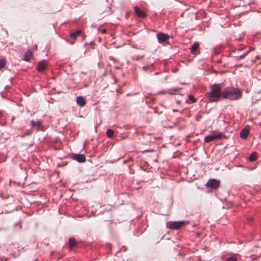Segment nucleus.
Wrapping results in <instances>:
<instances>
[{
  "mask_svg": "<svg viewBox=\"0 0 261 261\" xmlns=\"http://www.w3.org/2000/svg\"><path fill=\"white\" fill-rule=\"evenodd\" d=\"M76 101L77 105L81 107H83L86 105V100L82 96H77L76 97Z\"/></svg>",
  "mask_w": 261,
  "mask_h": 261,
  "instance_id": "12",
  "label": "nucleus"
},
{
  "mask_svg": "<svg viewBox=\"0 0 261 261\" xmlns=\"http://www.w3.org/2000/svg\"><path fill=\"white\" fill-rule=\"evenodd\" d=\"M14 227L16 230H20V229H21L22 226L21 222L19 221L18 222L14 224Z\"/></svg>",
  "mask_w": 261,
  "mask_h": 261,
  "instance_id": "22",
  "label": "nucleus"
},
{
  "mask_svg": "<svg viewBox=\"0 0 261 261\" xmlns=\"http://www.w3.org/2000/svg\"><path fill=\"white\" fill-rule=\"evenodd\" d=\"M188 223V221H169L167 222L166 226L167 228L171 229H178Z\"/></svg>",
  "mask_w": 261,
  "mask_h": 261,
  "instance_id": "3",
  "label": "nucleus"
},
{
  "mask_svg": "<svg viewBox=\"0 0 261 261\" xmlns=\"http://www.w3.org/2000/svg\"><path fill=\"white\" fill-rule=\"evenodd\" d=\"M108 137L113 138L114 137V132L112 129H108L106 132Z\"/></svg>",
  "mask_w": 261,
  "mask_h": 261,
  "instance_id": "18",
  "label": "nucleus"
},
{
  "mask_svg": "<svg viewBox=\"0 0 261 261\" xmlns=\"http://www.w3.org/2000/svg\"><path fill=\"white\" fill-rule=\"evenodd\" d=\"M226 261H237V258L235 256H230L227 258Z\"/></svg>",
  "mask_w": 261,
  "mask_h": 261,
  "instance_id": "24",
  "label": "nucleus"
},
{
  "mask_svg": "<svg viewBox=\"0 0 261 261\" xmlns=\"http://www.w3.org/2000/svg\"><path fill=\"white\" fill-rule=\"evenodd\" d=\"M159 74V72H156V73H155V75H158V74Z\"/></svg>",
  "mask_w": 261,
  "mask_h": 261,
  "instance_id": "30",
  "label": "nucleus"
},
{
  "mask_svg": "<svg viewBox=\"0 0 261 261\" xmlns=\"http://www.w3.org/2000/svg\"><path fill=\"white\" fill-rule=\"evenodd\" d=\"M168 93V92H167V91H164V90H163V91H160V92H159V93H160V94H165V93ZM169 93L170 94H173V93H171V92H169Z\"/></svg>",
  "mask_w": 261,
  "mask_h": 261,
  "instance_id": "25",
  "label": "nucleus"
},
{
  "mask_svg": "<svg viewBox=\"0 0 261 261\" xmlns=\"http://www.w3.org/2000/svg\"><path fill=\"white\" fill-rule=\"evenodd\" d=\"M135 12L139 17L143 18L146 16V14L138 6L134 7Z\"/></svg>",
  "mask_w": 261,
  "mask_h": 261,
  "instance_id": "10",
  "label": "nucleus"
},
{
  "mask_svg": "<svg viewBox=\"0 0 261 261\" xmlns=\"http://www.w3.org/2000/svg\"><path fill=\"white\" fill-rule=\"evenodd\" d=\"M68 243L70 249L71 250L73 248L77 245V243L73 237H71L69 238Z\"/></svg>",
  "mask_w": 261,
  "mask_h": 261,
  "instance_id": "14",
  "label": "nucleus"
},
{
  "mask_svg": "<svg viewBox=\"0 0 261 261\" xmlns=\"http://www.w3.org/2000/svg\"><path fill=\"white\" fill-rule=\"evenodd\" d=\"M33 53L31 51H28L25 54H24L23 56V60L25 61L29 62L30 61L31 58L33 57Z\"/></svg>",
  "mask_w": 261,
  "mask_h": 261,
  "instance_id": "13",
  "label": "nucleus"
},
{
  "mask_svg": "<svg viewBox=\"0 0 261 261\" xmlns=\"http://www.w3.org/2000/svg\"><path fill=\"white\" fill-rule=\"evenodd\" d=\"M181 84H184V85H186V84H187L186 83H182Z\"/></svg>",
  "mask_w": 261,
  "mask_h": 261,
  "instance_id": "31",
  "label": "nucleus"
},
{
  "mask_svg": "<svg viewBox=\"0 0 261 261\" xmlns=\"http://www.w3.org/2000/svg\"><path fill=\"white\" fill-rule=\"evenodd\" d=\"M240 89L233 87H227L222 90V97L230 100H238L242 97Z\"/></svg>",
  "mask_w": 261,
  "mask_h": 261,
  "instance_id": "1",
  "label": "nucleus"
},
{
  "mask_svg": "<svg viewBox=\"0 0 261 261\" xmlns=\"http://www.w3.org/2000/svg\"><path fill=\"white\" fill-rule=\"evenodd\" d=\"M33 132V128L31 127L30 129H27L22 135V137H24L30 135Z\"/></svg>",
  "mask_w": 261,
  "mask_h": 261,
  "instance_id": "20",
  "label": "nucleus"
},
{
  "mask_svg": "<svg viewBox=\"0 0 261 261\" xmlns=\"http://www.w3.org/2000/svg\"><path fill=\"white\" fill-rule=\"evenodd\" d=\"M4 117V114L2 112H0V119L3 120V117Z\"/></svg>",
  "mask_w": 261,
  "mask_h": 261,
  "instance_id": "28",
  "label": "nucleus"
},
{
  "mask_svg": "<svg viewBox=\"0 0 261 261\" xmlns=\"http://www.w3.org/2000/svg\"><path fill=\"white\" fill-rule=\"evenodd\" d=\"M81 30H77L74 32L70 33V37L72 38L75 39L81 34Z\"/></svg>",
  "mask_w": 261,
  "mask_h": 261,
  "instance_id": "17",
  "label": "nucleus"
},
{
  "mask_svg": "<svg viewBox=\"0 0 261 261\" xmlns=\"http://www.w3.org/2000/svg\"><path fill=\"white\" fill-rule=\"evenodd\" d=\"M173 112H176V111H177V110H173Z\"/></svg>",
  "mask_w": 261,
  "mask_h": 261,
  "instance_id": "32",
  "label": "nucleus"
},
{
  "mask_svg": "<svg viewBox=\"0 0 261 261\" xmlns=\"http://www.w3.org/2000/svg\"><path fill=\"white\" fill-rule=\"evenodd\" d=\"M220 185V182L215 179H210L206 183V186L208 187L216 189Z\"/></svg>",
  "mask_w": 261,
  "mask_h": 261,
  "instance_id": "6",
  "label": "nucleus"
},
{
  "mask_svg": "<svg viewBox=\"0 0 261 261\" xmlns=\"http://www.w3.org/2000/svg\"><path fill=\"white\" fill-rule=\"evenodd\" d=\"M257 154L256 152H252L249 158V160L251 162H254L257 159Z\"/></svg>",
  "mask_w": 261,
  "mask_h": 261,
  "instance_id": "19",
  "label": "nucleus"
},
{
  "mask_svg": "<svg viewBox=\"0 0 261 261\" xmlns=\"http://www.w3.org/2000/svg\"><path fill=\"white\" fill-rule=\"evenodd\" d=\"M221 84H214L210 88V92L206 93L207 97L211 102H217L222 97Z\"/></svg>",
  "mask_w": 261,
  "mask_h": 261,
  "instance_id": "2",
  "label": "nucleus"
},
{
  "mask_svg": "<svg viewBox=\"0 0 261 261\" xmlns=\"http://www.w3.org/2000/svg\"><path fill=\"white\" fill-rule=\"evenodd\" d=\"M72 158L79 163H83L86 161V158L82 154H73Z\"/></svg>",
  "mask_w": 261,
  "mask_h": 261,
  "instance_id": "7",
  "label": "nucleus"
},
{
  "mask_svg": "<svg viewBox=\"0 0 261 261\" xmlns=\"http://www.w3.org/2000/svg\"><path fill=\"white\" fill-rule=\"evenodd\" d=\"M31 125L33 128L34 127H35L37 130H40L42 129V121H38L37 122H35L34 120H32L31 121Z\"/></svg>",
  "mask_w": 261,
  "mask_h": 261,
  "instance_id": "9",
  "label": "nucleus"
},
{
  "mask_svg": "<svg viewBox=\"0 0 261 261\" xmlns=\"http://www.w3.org/2000/svg\"><path fill=\"white\" fill-rule=\"evenodd\" d=\"M47 66V62L45 60L41 61L37 66V70L39 72H43L46 68Z\"/></svg>",
  "mask_w": 261,
  "mask_h": 261,
  "instance_id": "8",
  "label": "nucleus"
},
{
  "mask_svg": "<svg viewBox=\"0 0 261 261\" xmlns=\"http://www.w3.org/2000/svg\"><path fill=\"white\" fill-rule=\"evenodd\" d=\"M149 68L150 67L149 66H144L143 67V70L145 71H147Z\"/></svg>",
  "mask_w": 261,
  "mask_h": 261,
  "instance_id": "26",
  "label": "nucleus"
},
{
  "mask_svg": "<svg viewBox=\"0 0 261 261\" xmlns=\"http://www.w3.org/2000/svg\"><path fill=\"white\" fill-rule=\"evenodd\" d=\"M158 41L160 43H165L168 41L170 38L169 35L164 33H159L156 35Z\"/></svg>",
  "mask_w": 261,
  "mask_h": 261,
  "instance_id": "5",
  "label": "nucleus"
},
{
  "mask_svg": "<svg viewBox=\"0 0 261 261\" xmlns=\"http://www.w3.org/2000/svg\"><path fill=\"white\" fill-rule=\"evenodd\" d=\"M196 101V98L192 95H188V99L186 101V103H194Z\"/></svg>",
  "mask_w": 261,
  "mask_h": 261,
  "instance_id": "16",
  "label": "nucleus"
},
{
  "mask_svg": "<svg viewBox=\"0 0 261 261\" xmlns=\"http://www.w3.org/2000/svg\"><path fill=\"white\" fill-rule=\"evenodd\" d=\"M249 128L245 127L240 132V138L242 139H246L249 135Z\"/></svg>",
  "mask_w": 261,
  "mask_h": 261,
  "instance_id": "11",
  "label": "nucleus"
},
{
  "mask_svg": "<svg viewBox=\"0 0 261 261\" xmlns=\"http://www.w3.org/2000/svg\"><path fill=\"white\" fill-rule=\"evenodd\" d=\"M169 91L172 90V91H178L179 90V88H173L171 89H169Z\"/></svg>",
  "mask_w": 261,
  "mask_h": 261,
  "instance_id": "27",
  "label": "nucleus"
},
{
  "mask_svg": "<svg viewBox=\"0 0 261 261\" xmlns=\"http://www.w3.org/2000/svg\"><path fill=\"white\" fill-rule=\"evenodd\" d=\"M6 64V62L5 59H0V69H2L5 67Z\"/></svg>",
  "mask_w": 261,
  "mask_h": 261,
  "instance_id": "23",
  "label": "nucleus"
},
{
  "mask_svg": "<svg viewBox=\"0 0 261 261\" xmlns=\"http://www.w3.org/2000/svg\"><path fill=\"white\" fill-rule=\"evenodd\" d=\"M199 47V44L198 43H194L191 47L190 50L191 53L192 54H196L197 49Z\"/></svg>",
  "mask_w": 261,
  "mask_h": 261,
  "instance_id": "15",
  "label": "nucleus"
},
{
  "mask_svg": "<svg viewBox=\"0 0 261 261\" xmlns=\"http://www.w3.org/2000/svg\"><path fill=\"white\" fill-rule=\"evenodd\" d=\"M224 138H225V136L223 133H219L217 134H212L205 137L204 141L208 143L215 140L221 139Z\"/></svg>",
  "mask_w": 261,
  "mask_h": 261,
  "instance_id": "4",
  "label": "nucleus"
},
{
  "mask_svg": "<svg viewBox=\"0 0 261 261\" xmlns=\"http://www.w3.org/2000/svg\"><path fill=\"white\" fill-rule=\"evenodd\" d=\"M249 52V50L244 53L243 54H242V55H241L240 56L237 57L236 60L239 61L240 60L244 59L248 54Z\"/></svg>",
  "mask_w": 261,
  "mask_h": 261,
  "instance_id": "21",
  "label": "nucleus"
},
{
  "mask_svg": "<svg viewBox=\"0 0 261 261\" xmlns=\"http://www.w3.org/2000/svg\"><path fill=\"white\" fill-rule=\"evenodd\" d=\"M7 260V258L5 257L4 259L2 260V261H6Z\"/></svg>",
  "mask_w": 261,
  "mask_h": 261,
  "instance_id": "29",
  "label": "nucleus"
}]
</instances>
